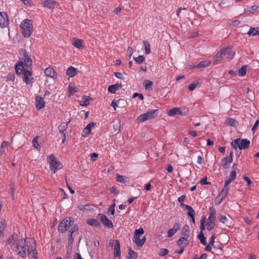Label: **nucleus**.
<instances>
[{
    "instance_id": "1",
    "label": "nucleus",
    "mask_w": 259,
    "mask_h": 259,
    "mask_svg": "<svg viewBox=\"0 0 259 259\" xmlns=\"http://www.w3.org/2000/svg\"><path fill=\"white\" fill-rule=\"evenodd\" d=\"M8 244L17 255L25 258L30 254L34 259H38L35 240L32 238L19 239L17 234L14 233L8 240Z\"/></svg>"
},
{
    "instance_id": "2",
    "label": "nucleus",
    "mask_w": 259,
    "mask_h": 259,
    "mask_svg": "<svg viewBox=\"0 0 259 259\" xmlns=\"http://www.w3.org/2000/svg\"><path fill=\"white\" fill-rule=\"evenodd\" d=\"M237 168V165L234 163L232 167V170L230 172L229 178L225 179V185L221 192L218 194L215 199L216 205L220 204L227 196L229 190V185L236 178V170Z\"/></svg>"
},
{
    "instance_id": "3",
    "label": "nucleus",
    "mask_w": 259,
    "mask_h": 259,
    "mask_svg": "<svg viewBox=\"0 0 259 259\" xmlns=\"http://www.w3.org/2000/svg\"><path fill=\"white\" fill-rule=\"evenodd\" d=\"M24 58L23 60H19L15 65L16 73L17 75H20L22 73L24 67H29L32 64V61L30 58V55H29L25 50L23 53Z\"/></svg>"
},
{
    "instance_id": "4",
    "label": "nucleus",
    "mask_w": 259,
    "mask_h": 259,
    "mask_svg": "<svg viewBox=\"0 0 259 259\" xmlns=\"http://www.w3.org/2000/svg\"><path fill=\"white\" fill-rule=\"evenodd\" d=\"M22 33L25 37H29L33 31L32 21L28 19H25L20 24Z\"/></svg>"
},
{
    "instance_id": "5",
    "label": "nucleus",
    "mask_w": 259,
    "mask_h": 259,
    "mask_svg": "<svg viewBox=\"0 0 259 259\" xmlns=\"http://www.w3.org/2000/svg\"><path fill=\"white\" fill-rule=\"evenodd\" d=\"M235 53L232 51L230 48H225L222 49L216 54L214 58V62H217L223 59V56H227V58L232 59L234 58Z\"/></svg>"
},
{
    "instance_id": "6",
    "label": "nucleus",
    "mask_w": 259,
    "mask_h": 259,
    "mask_svg": "<svg viewBox=\"0 0 259 259\" xmlns=\"http://www.w3.org/2000/svg\"><path fill=\"white\" fill-rule=\"evenodd\" d=\"M209 216L207 220L205 221L206 229L208 231H211L214 228L215 226L216 221V211L215 209L211 207L209 209L208 212Z\"/></svg>"
},
{
    "instance_id": "7",
    "label": "nucleus",
    "mask_w": 259,
    "mask_h": 259,
    "mask_svg": "<svg viewBox=\"0 0 259 259\" xmlns=\"http://www.w3.org/2000/svg\"><path fill=\"white\" fill-rule=\"evenodd\" d=\"M47 161L50 164V169L54 173H55L62 167L61 163L57 160L54 154H51L47 156Z\"/></svg>"
},
{
    "instance_id": "8",
    "label": "nucleus",
    "mask_w": 259,
    "mask_h": 259,
    "mask_svg": "<svg viewBox=\"0 0 259 259\" xmlns=\"http://www.w3.org/2000/svg\"><path fill=\"white\" fill-rule=\"evenodd\" d=\"M249 144L250 141L247 139L237 138L231 143V145L234 149L239 148L240 150L247 149L249 146Z\"/></svg>"
},
{
    "instance_id": "9",
    "label": "nucleus",
    "mask_w": 259,
    "mask_h": 259,
    "mask_svg": "<svg viewBox=\"0 0 259 259\" xmlns=\"http://www.w3.org/2000/svg\"><path fill=\"white\" fill-rule=\"evenodd\" d=\"M144 233V230L142 228L136 229L135 231L134 234L133 241L138 246H142L146 240L145 236L142 239H141V236Z\"/></svg>"
},
{
    "instance_id": "10",
    "label": "nucleus",
    "mask_w": 259,
    "mask_h": 259,
    "mask_svg": "<svg viewBox=\"0 0 259 259\" xmlns=\"http://www.w3.org/2000/svg\"><path fill=\"white\" fill-rule=\"evenodd\" d=\"M189 113V109L187 107H183L182 108L174 107L167 112V114L169 116H173L176 114L182 116H185Z\"/></svg>"
},
{
    "instance_id": "11",
    "label": "nucleus",
    "mask_w": 259,
    "mask_h": 259,
    "mask_svg": "<svg viewBox=\"0 0 259 259\" xmlns=\"http://www.w3.org/2000/svg\"><path fill=\"white\" fill-rule=\"evenodd\" d=\"M73 224V221L70 217L65 218L59 225V232L61 233L65 232Z\"/></svg>"
},
{
    "instance_id": "12",
    "label": "nucleus",
    "mask_w": 259,
    "mask_h": 259,
    "mask_svg": "<svg viewBox=\"0 0 259 259\" xmlns=\"http://www.w3.org/2000/svg\"><path fill=\"white\" fill-rule=\"evenodd\" d=\"M157 111V110H152L149 111H147L146 113L142 114L140 116H139L137 118V120L139 122H144L147 120L152 119L156 117V112Z\"/></svg>"
},
{
    "instance_id": "13",
    "label": "nucleus",
    "mask_w": 259,
    "mask_h": 259,
    "mask_svg": "<svg viewBox=\"0 0 259 259\" xmlns=\"http://www.w3.org/2000/svg\"><path fill=\"white\" fill-rule=\"evenodd\" d=\"M21 74H22V79L26 84H31L33 83V78L30 71L24 69Z\"/></svg>"
},
{
    "instance_id": "14",
    "label": "nucleus",
    "mask_w": 259,
    "mask_h": 259,
    "mask_svg": "<svg viewBox=\"0 0 259 259\" xmlns=\"http://www.w3.org/2000/svg\"><path fill=\"white\" fill-rule=\"evenodd\" d=\"M97 217L105 227L108 228H112L113 227L112 222L108 220L105 214L100 213L98 215Z\"/></svg>"
},
{
    "instance_id": "15",
    "label": "nucleus",
    "mask_w": 259,
    "mask_h": 259,
    "mask_svg": "<svg viewBox=\"0 0 259 259\" xmlns=\"http://www.w3.org/2000/svg\"><path fill=\"white\" fill-rule=\"evenodd\" d=\"M42 7L48 8L49 9H53L57 6L59 5L58 2L53 0H43L41 2Z\"/></svg>"
},
{
    "instance_id": "16",
    "label": "nucleus",
    "mask_w": 259,
    "mask_h": 259,
    "mask_svg": "<svg viewBox=\"0 0 259 259\" xmlns=\"http://www.w3.org/2000/svg\"><path fill=\"white\" fill-rule=\"evenodd\" d=\"M113 248L114 259H120L121 251L119 241L118 240H115V244L113 245Z\"/></svg>"
},
{
    "instance_id": "17",
    "label": "nucleus",
    "mask_w": 259,
    "mask_h": 259,
    "mask_svg": "<svg viewBox=\"0 0 259 259\" xmlns=\"http://www.w3.org/2000/svg\"><path fill=\"white\" fill-rule=\"evenodd\" d=\"M9 24V20L7 15L6 13H0V26L1 27H6Z\"/></svg>"
},
{
    "instance_id": "18",
    "label": "nucleus",
    "mask_w": 259,
    "mask_h": 259,
    "mask_svg": "<svg viewBox=\"0 0 259 259\" xmlns=\"http://www.w3.org/2000/svg\"><path fill=\"white\" fill-rule=\"evenodd\" d=\"M84 41L81 39L74 38L72 41V45L76 48L79 50H82L84 48Z\"/></svg>"
},
{
    "instance_id": "19",
    "label": "nucleus",
    "mask_w": 259,
    "mask_h": 259,
    "mask_svg": "<svg viewBox=\"0 0 259 259\" xmlns=\"http://www.w3.org/2000/svg\"><path fill=\"white\" fill-rule=\"evenodd\" d=\"M96 123L92 122L89 123L87 126L83 129L82 133V136L84 137H88L89 135L91 134V128L95 126Z\"/></svg>"
},
{
    "instance_id": "20",
    "label": "nucleus",
    "mask_w": 259,
    "mask_h": 259,
    "mask_svg": "<svg viewBox=\"0 0 259 259\" xmlns=\"http://www.w3.org/2000/svg\"><path fill=\"white\" fill-rule=\"evenodd\" d=\"M180 225L179 223H176L174 224L172 228L170 229L167 231V237L168 238L171 237L179 229Z\"/></svg>"
},
{
    "instance_id": "21",
    "label": "nucleus",
    "mask_w": 259,
    "mask_h": 259,
    "mask_svg": "<svg viewBox=\"0 0 259 259\" xmlns=\"http://www.w3.org/2000/svg\"><path fill=\"white\" fill-rule=\"evenodd\" d=\"M44 73L45 74L49 77H50L51 78H57V73L55 70L51 67H48L47 68L45 71Z\"/></svg>"
},
{
    "instance_id": "22",
    "label": "nucleus",
    "mask_w": 259,
    "mask_h": 259,
    "mask_svg": "<svg viewBox=\"0 0 259 259\" xmlns=\"http://www.w3.org/2000/svg\"><path fill=\"white\" fill-rule=\"evenodd\" d=\"M36 104L35 107L36 108L38 109H42L44 108L45 106V102L44 100V99L39 96H37L35 98Z\"/></svg>"
},
{
    "instance_id": "23",
    "label": "nucleus",
    "mask_w": 259,
    "mask_h": 259,
    "mask_svg": "<svg viewBox=\"0 0 259 259\" xmlns=\"http://www.w3.org/2000/svg\"><path fill=\"white\" fill-rule=\"evenodd\" d=\"M78 72V70L77 68L73 67L70 66L66 70V75L70 77H74L76 74H77Z\"/></svg>"
},
{
    "instance_id": "24",
    "label": "nucleus",
    "mask_w": 259,
    "mask_h": 259,
    "mask_svg": "<svg viewBox=\"0 0 259 259\" xmlns=\"http://www.w3.org/2000/svg\"><path fill=\"white\" fill-rule=\"evenodd\" d=\"M188 243L189 241L188 240V238L184 237H180L177 242V244L179 247H185Z\"/></svg>"
},
{
    "instance_id": "25",
    "label": "nucleus",
    "mask_w": 259,
    "mask_h": 259,
    "mask_svg": "<svg viewBox=\"0 0 259 259\" xmlns=\"http://www.w3.org/2000/svg\"><path fill=\"white\" fill-rule=\"evenodd\" d=\"M219 221L220 222L224 225H225L226 226L230 227L231 226V224L229 223V220L225 215L220 214L219 215Z\"/></svg>"
},
{
    "instance_id": "26",
    "label": "nucleus",
    "mask_w": 259,
    "mask_h": 259,
    "mask_svg": "<svg viewBox=\"0 0 259 259\" xmlns=\"http://www.w3.org/2000/svg\"><path fill=\"white\" fill-rule=\"evenodd\" d=\"M232 152L230 153V158L226 157L222 160L223 166L224 168H227L229 167V163L232 161Z\"/></svg>"
},
{
    "instance_id": "27",
    "label": "nucleus",
    "mask_w": 259,
    "mask_h": 259,
    "mask_svg": "<svg viewBox=\"0 0 259 259\" xmlns=\"http://www.w3.org/2000/svg\"><path fill=\"white\" fill-rule=\"evenodd\" d=\"M121 87L120 84H115L109 86L108 91L109 93L112 94L115 93L116 91Z\"/></svg>"
},
{
    "instance_id": "28",
    "label": "nucleus",
    "mask_w": 259,
    "mask_h": 259,
    "mask_svg": "<svg viewBox=\"0 0 259 259\" xmlns=\"http://www.w3.org/2000/svg\"><path fill=\"white\" fill-rule=\"evenodd\" d=\"M189 233H190L189 227L188 226V225H186L183 227V229L182 230V235H183L182 237H185L186 238H188V237L189 236Z\"/></svg>"
},
{
    "instance_id": "29",
    "label": "nucleus",
    "mask_w": 259,
    "mask_h": 259,
    "mask_svg": "<svg viewBox=\"0 0 259 259\" xmlns=\"http://www.w3.org/2000/svg\"><path fill=\"white\" fill-rule=\"evenodd\" d=\"M78 226L77 225L73 226L69 230V237L68 241L70 243H72L73 241V238L72 237V234L74 232H76L78 230Z\"/></svg>"
},
{
    "instance_id": "30",
    "label": "nucleus",
    "mask_w": 259,
    "mask_h": 259,
    "mask_svg": "<svg viewBox=\"0 0 259 259\" xmlns=\"http://www.w3.org/2000/svg\"><path fill=\"white\" fill-rule=\"evenodd\" d=\"M259 27L254 28L251 27L249 29V31L247 32V34L249 36H255L259 35Z\"/></svg>"
},
{
    "instance_id": "31",
    "label": "nucleus",
    "mask_w": 259,
    "mask_h": 259,
    "mask_svg": "<svg viewBox=\"0 0 259 259\" xmlns=\"http://www.w3.org/2000/svg\"><path fill=\"white\" fill-rule=\"evenodd\" d=\"M87 223L92 226L99 227L100 226V222L96 219H90L88 220Z\"/></svg>"
},
{
    "instance_id": "32",
    "label": "nucleus",
    "mask_w": 259,
    "mask_h": 259,
    "mask_svg": "<svg viewBox=\"0 0 259 259\" xmlns=\"http://www.w3.org/2000/svg\"><path fill=\"white\" fill-rule=\"evenodd\" d=\"M69 121L67 123L63 122L61 123L58 126V130L60 133L63 134V133H65V131L68 128V124Z\"/></svg>"
},
{
    "instance_id": "33",
    "label": "nucleus",
    "mask_w": 259,
    "mask_h": 259,
    "mask_svg": "<svg viewBox=\"0 0 259 259\" xmlns=\"http://www.w3.org/2000/svg\"><path fill=\"white\" fill-rule=\"evenodd\" d=\"M90 104V97L88 96H83L80 102V105L81 106H86Z\"/></svg>"
},
{
    "instance_id": "34",
    "label": "nucleus",
    "mask_w": 259,
    "mask_h": 259,
    "mask_svg": "<svg viewBox=\"0 0 259 259\" xmlns=\"http://www.w3.org/2000/svg\"><path fill=\"white\" fill-rule=\"evenodd\" d=\"M143 44H144V46L145 54L146 55H148V54H150L151 48H150V43L147 40H144Z\"/></svg>"
},
{
    "instance_id": "35",
    "label": "nucleus",
    "mask_w": 259,
    "mask_h": 259,
    "mask_svg": "<svg viewBox=\"0 0 259 259\" xmlns=\"http://www.w3.org/2000/svg\"><path fill=\"white\" fill-rule=\"evenodd\" d=\"M185 208L188 210L187 212V214L188 216L190 217H193L195 216V212L193 208L190 205H185Z\"/></svg>"
},
{
    "instance_id": "36",
    "label": "nucleus",
    "mask_w": 259,
    "mask_h": 259,
    "mask_svg": "<svg viewBox=\"0 0 259 259\" xmlns=\"http://www.w3.org/2000/svg\"><path fill=\"white\" fill-rule=\"evenodd\" d=\"M225 122L226 124L232 126H235L236 125L237 123L236 120L232 118H227Z\"/></svg>"
},
{
    "instance_id": "37",
    "label": "nucleus",
    "mask_w": 259,
    "mask_h": 259,
    "mask_svg": "<svg viewBox=\"0 0 259 259\" xmlns=\"http://www.w3.org/2000/svg\"><path fill=\"white\" fill-rule=\"evenodd\" d=\"M205 220L206 217H203L200 220V232H203V231L205 230L206 229V226H205Z\"/></svg>"
},
{
    "instance_id": "38",
    "label": "nucleus",
    "mask_w": 259,
    "mask_h": 259,
    "mask_svg": "<svg viewBox=\"0 0 259 259\" xmlns=\"http://www.w3.org/2000/svg\"><path fill=\"white\" fill-rule=\"evenodd\" d=\"M210 62L208 61H203L199 62L196 67L198 68H200L204 67H207L210 64Z\"/></svg>"
},
{
    "instance_id": "39",
    "label": "nucleus",
    "mask_w": 259,
    "mask_h": 259,
    "mask_svg": "<svg viewBox=\"0 0 259 259\" xmlns=\"http://www.w3.org/2000/svg\"><path fill=\"white\" fill-rule=\"evenodd\" d=\"M39 137L38 136H36V137L33 138V139L32 141V144L33 147L34 148L36 149L37 150H39L40 148V146L37 142V139Z\"/></svg>"
},
{
    "instance_id": "40",
    "label": "nucleus",
    "mask_w": 259,
    "mask_h": 259,
    "mask_svg": "<svg viewBox=\"0 0 259 259\" xmlns=\"http://www.w3.org/2000/svg\"><path fill=\"white\" fill-rule=\"evenodd\" d=\"M68 92H69V95L68 96L69 97H71L73 96L75 93L77 92V89L75 87H74L72 86L71 85H68Z\"/></svg>"
},
{
    "instance_id": "41",
    "label": "nucleus",
    "mask_w": 259,
    "mask_h": 259,
    "mask_svg": "<svg viewBox=\"0 0 259 259\" xmlns=\"http://www.w3.org/2000/svg\"><path fill=\"white\" fill-rule=\"evenodd\" d=\"M126 179V177L124 176H121L119 174L116 175V181L118 182L124 183L125 182V180Z\"/></svg>"
},
{
    "instance_id": "42",
    "label": "nucleus",
    "mask_w": 259,
    "mask_h": 259,
    "mask_svg": "<svg viewBox=\"0 0 259 259\" xmlns=\"http://www.w3.org/2000/svg\"><path fill=\"white\" fill-rule=\"evenodd\" d=\"M128 257L132 259H136L138 257V254L136 252H135L134 250L130 249L128 250Z\"/></svg>"
},
{
    "instance_id": "43",
    "label": "nucleus",
    "mask_w": 259,
    "mask_h": 259,
    "mask_svg": "<svg viewBox=\"0 0 259 259\" xmlns=\"http://www.w3.org/2000/svg\"><path fill=\"white\" fill-rule=\"evenodd\" d=\"M198 238L199 239L201 243H202L203 245L206 244L205 238L203 232L199 233V234L198 235Z\"/></svg>"
},
{
    "instance_id": "44",
    "label": "nucleus",
    "mask_w": 259,
    "mask_h": 259,
    "mask_svg": "<svg viewBox=\"0 0 259 259\" xmlns=\"http://www.w3.org/2000/svg\"><path fill=\"white\" fill-rule=\"evenodd\" d=\"M246 67L243 66L238 70V75L241 76H243L246 74Z\"/></svg>"
},
{
    "instance_id": "45",
    "label": "nucleus",
    "mask_w": 259,
    "mask_h": 259,
    "mask_svg": "<svg viewBox=\"0 0 259 259\" xmlns=\"http://www.w3.org/2000/svg\"><path fill=\"white\" fill-rule=\"evenodd\" d=\"M124 100L120 99L118 100L117 101H112V102L111 103V106L114 108V110H116V108L118 106V104H119L120 102H123Z\"/></svg>"
},
{
    "instance_id": "46",
    "label": "nucleus",
    "mask_w": 259,
    "mask_h": 259,
    "mask_svg": "<svg viewBox=\"0 0 259 259\" xmlns=\"http://www.w3.org/2000/svg\"><path fill=\"white\" fill-rule=\"evenodd\" d=\"M153 82L149 80H145L144 81V86L146 90H148L151 88Z\"/></svg>"
},
{
    "instance_id": "47",
    "label": "nucleus",
    "mask_w": 259,
    "mask_h": 259,
    "mask_svg": "<svg viewBox=\"0 0 259 259\" xmlns=\"http://www.w3.org/2000/svg\"><path fill=\"white\" fill-rule=\"evenodd\" d=\"M145 60V58L142 55H140L138 57L134 58V60L139 64L142 63Z\"/></svg>"
},
{
    "instance_id": "48",
    "label": "nucleus",
    "mask_w": 259,
    "mask_h": 259,
    "mask_svg": "<svg viewBox=\"0 0 259 259\" xmlns=\"http://www.w3.org/2000/svg\"><path fill=\"white\" fill-rule=\"evenodd\" d=\"M168 253V249H167L166 248H162L159 250L158 254L160 256H164L166 255V254H167Z\"/></svg>"
},
{
    "instance_id": "49",
    "label": "nucleus",
    "mask_w": 259,
    "mask_h": 259,
    "mask_svg": "<svg viewBox=\"0 0 259 259\" xmlns=\"http://www.w3.org/2000/svg\"><path fill=\"white\" fill-rule=\"evenodd\" d=\"M115 206V203H113L110 205V206L109 207V208L108 210V213H110L112 215H114V212H115V209H114Z\"/></svg>"
},
{
    "instance_id": "50",
    "label": "nucleus",
    "mask_w": 259,
    "mask_h": 259,
    "mask_svg": "<svg viewBox=\"0 0 259 259\" xmlns=\"http://www.w3.org/2000/svg\"><path fill=\"white\" fill-rule=\"evenodd\" d=\"M185 195H182L181 196L178 198V200L179 202L180 203L181 205L184 207H185V206L186 205V204H184V201L185 200Z\"/></svg>"
},
{
    "instance_id": "51",
    "label": "nucleus",
    "mask_w": 259,
    "mask_h": 259,
    "mask_svg": "<svg viewBox=\"0 0 259 259\" xmlns=\"http://www.w3.org/2000/svg\"><path fill=\"white\" fill-rule=\"evenodd\" d=\"M259 124V119L256 120L255 122L254 123L252 128V131L253 133H255L256 130H257V126Z\"/></svg>"
},
{
    "instance_id": "52",
    "label": "nucleus",
    "mask_w": 259,
    "mask_h": 259,
    "mask_svg": "<svg viewBox=\"0 0 259 259\" xmlns=\"http://www.w3.org/2000/svg\"><path fill=\"white\" fill-rule=\"evenodd\" d=\"M197 85V83H191L189 85L188 89L190 91H194L196 89Z\"/></svg>"
},
{
    "instance_id": "53",
    "label": "nucleus",
    "mask_w": 259,
    "mask_h": 259,
    "mask_svg": "<svg viewBox=\"0 0 259 259\" xmlns=\"http://www.w3.org/2000/svg\"><path fill=\"white\" fill-rule=\"evenodd\" d=\"M133 53V48L131 47H128L127 49V54L130 58L132 56Z\"/></svg>"
},
{
    "instance_id": "54",
    "label": "nucleus",
    "mask_w": 259,
    "mask_h": 259,
    "mask_svg": "<svg viewBox=\"0 0 259 259\" xmlns=\"http://www.w3.org/2000/svg\"><path fill=\"white\" fill-rule=\"evenodd\" d=\"M15 79V75L13 74H9L7 76V80L14 81Z\"/></svg>"
},
{
    "instance_id": "55",
    "label": "nucleus",
    "mask_w": 259,
    "mask_h": 259,
    "mask_svg": "<svg viewBox=\"0 0 259 259\" xmlns=\"http://www.w3.org/2000/svg\"><path fill=\"white\" fill-rule=\"evenodd\" d=\"M98 156V154H97L96 153H92L91 154V160L92 161H95L97 159Z\"/></svg>"
},
{
    "instance_id": "56",
    "label": "nucleus",
    "mask_w": 259,
    "mask_h": 259,
    "mask_svg": "<svg viewBox=\"0 0 259 259\" xmlns=\"http://www.w3.org/2000/svg\"><path fill=\"white\" fill-rule=\"evenodd\" d=\"M215 237V234L212 235V236L210 238V240L208 244H210L211 246H213L214 243Z\"/></svg>"
},
{
    "instance_id": "57",
    "label": "nucleus",
    "mask_w": 259,
    "mask_h": 259,
    "mask_svg": "<svg viewBox=\"0 0 259 259\" xmlns=\"http://www.w3.org/2000/svg\"><path fill=\"white\" fill-rule=\"evenodd\" d=\"M200 184L201 185H207L210 184L207 182V178L205 177L200 181Z\"/></svg>"
},
{
    "instance_id": "58",
    "label": "nucleus",
    "mask_w": 259,
    "mask_h": 259,
    "mask_svg": "<svg viewBox=\"0 0 259 259\" xmlns=\"http://www.w3.org/2000/svg\"><path fill=\"white\" fill-rule=\"evenodd\" d=\"M136 97H139V98H140L141 100H143L144 99V97H143V95H142V94H139V93H134V94H133V97L134 98H136Z\"/></svg>"
},
{
    "instance_id": "59",
    "label": "nucleus",
    "mask_w": 259,
    "mask_h": 259,
    "mask_svg": "<svg viewBox=\"0 0 259 259\" xmlns=\"http://www.w3.org/2000/svg\"><path fill=\"white\" fill-rule=\"evenodd\" d=\"M243 179L244 181H245L247 182V183L248 185H251L252 184V182L251 181V180H250V179L248 177H246V176H243Z\"/></svg>"
},
{
    "instance_id": "60",
    "label": "nucleus",
    "mask_w": 259,
    "mask_h": 259,
    "mask_svg": "<svg viewBox=\"0 0 259 259\" xmlns=\"http://www.w3.org/2000/svg\"><path fill=\"white\" fill-rule=\"evenodd\" d=\"M240 21L237 20H234L232 21V25L233 26H237L239 25Z\"/></svg>"
},
{
    "instance_id": "61",
    "label": "nucleus",
    "mask_w": 259,
    "mask_h": 259,
    "mask_svg": "<svg viewBox=\"0 0 259 259\" xmlns=\"http://www.w3.org/2000/svg\"><path fill=\"white\" fill-rule=\"evenodd\" d=\"M114 75L115 76L118 78H120V79H122V77H123V75L120 72H115L114 73Z\"/></svg>"
},
{
    "instance_id": "62",
    "label": "nucleus",
    "mask_w": 259,
    "mask_h": 259,
    "mask_svg": "<svg viewBox=\"0 0 259 259\" xmlns=\"http://www.w3.org/2000/svg\"><path fill=\"white\" fill-rule=\"evenodd\" d=\"M258 9V7L257 6H253L250 8V10H249V11L250 12H253L256 11Z\"/></svg>"
},
{
    "instance_id": "63",
    "label": "nucleus",
    "mask_w": 259,
    "mask_h": 259,
    "mask_svg": "<svg viewBox=\"0 0 259 259\" xmlns=\"http://www.w3.org/2000/svg\"><path fill=\"white\" fill-rule=\"evenodd\" d=\"M203 158L201 155H199L197 157V162L198 164H201L202 162Z\"/></svg>"
},
{
    "instance_id": "64",
    "label": "nucleus",
    "mask_w": 259,
    "mask_h": 259,
    "mask_svg": "<svg viewBox=\"0 0 259 259\" xmlns=\"http://www.w3.org/2000/svg\"><path fill=\"white\" fill-rule=\"evenodd\" d=\"M74 259H83L80 254L78 253H75L74 256Z\"/></svg>"
}]
</instances>
